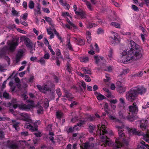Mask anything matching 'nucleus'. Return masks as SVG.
<instances>
[{
    "instance_id": "obj_1",
    "label": "nucleus",
    "mask_w": 149,
    "mask_h": 149,
    "mask_svg": "<svg viewBox=\"0 0 149 149\" xmlns=\"http://www.w3.org/2000/svg\"><path fill=\"white\" fill-rule=\"evenodd\" d=\"M129 43L131 48L124 50L120 53V61L124 63L131 60H137L142 56V49L141 47L132 40Z\"/></svg>"
},
{
    "instance_id": "obj_2",
    "label": "nucleus",
    "mask_w": 149,
    "mask_h": 149,
    "mask_svg": "<svg viewBox=\"0 0 149 149\" xmlns=\"http://www.w3.org/2000/svg\"><path fill=\"white\" fill-rule=\"evenodd\" d=\"M101 124L97 126L98 130L96 132L97 135L99 136L101 139V141L103 143L101 146H110L112 144L111 141L107 137L113 134L112 131L109 130H106V125L107 123L103 118Z\"/></svg>"
},
{
    "instance_id": "obj_3",
    "label": "nucleus",
    "mask_w": 149,
    "mask_h": 149,
    "mask_svg": "<svg viewBox=\"0 0 149 149\" xmlns=\"http://www.w3.org/2000/svg\"><path fill=\"white\" fill-rule=\"evenodd\" d=\"M8 46H5L3 48L0 49V57L6 60L8 65L10 64V59L6 55L9 52H13L17 46V42L14 41L9 40L7 42Z\"/></svg>"
},
{
    "instance_id": "obj_4",
    "label": "nucleus",
    "mask_w": 149,
    "mask_h": 149,
    "mask_svg": "<svg viewBox=\"0 0 149 149\" xmlns=\"http://www.w3.org/2000/svg\"><path fill=\"white\" fill-rule=\"evenodd\" d=\"M116 127L118 129L119 136L118 138L116 139L115 146L113 147V149H119L120 148V147L124 146L122 143L127 145L130 138L129 137H127L125 135L123 131L120 130L124 127L123 123H122L121 126L116 125Z\"/></svg>"
},
{
    "instance_id": "obj_5",
    "label": "nucleus",
    "mask_w": 149,
    "mask_h": 149,
    "mask_svg": "<svg viewBox=\"0 0 149 149\" xmlns=\"http://www.w3.org/2000/svg\"><path fill=\"white\" fill-rule=\"evenodd\" d=\"M146 89L143 86L138 85L132 88L126 95V99L129 101H132L136 98L138 94L142 95L145 93Z\"/></svg>"
},
{
    "instance_id": "obj_6",
    "label": "nucleus",
    "mask_w": 149,
    "mask_h": 149,
    "mask_svg": "<svg viewBox=\"0 0 149 149\" xmlns=\"http://www.w3.org/2000/svg\"><path fill=\"white\" fill-rule=\"evenodd\" d=\"M128 132L129 135L130 136L133 135L134 134L137 135L139 136L142 135L143 137V139L146 142L149 143V132L144 134V133L141 132H139L137 131L136 130L135 128H129Z\"/></svg>"
},
{
    "instance_id": "obj_7",
    "label": "nucleus",
    "mask_w": 149,
    "mask_h": 149,
    "mask_svg": "<svg viewBox=\"0 0 149 149\" xmlns=\"http://www.w3.org/2000/svg\"><path fill=\"white\" fill-rule=\"evenodd\" d=\"M129 111L132 115V116H129L127 117L128 119L131 121H133L136 119V116H134V115L136 114L138 111V108L135 102L132 105L129 107Z\"/></svg>"
},
{
    "instance_id": "obj_8",
    "label": "nucleus",
    "mask_w": 149,
    "mask_h": 149,
    "mask_svg": "<svg viewBox=\"0 0 149 149\" xmlns=\"http://www.w3.org/2000/svg\"><path fill=\"white\" fill-rule=\"evenodd\" d=\"M28 102H31V104H28L27 105L22 104L20 105L17 104H14L13 105V108L16 109L18 107L20 109L22 110H29L33 108L34 106V102L32 101H30L27 100Z\"/></svg>"
},
{
    "instance_id": "obj_9",
    "label": "nucleus",
    "mask_w": 149,
    "mask_h": 149,
    "mask_svg": "<svg viewBox=\"0 0 149 149\" xmlns=\"http://www.w3.org/2000/svg\"><path fill=\"white\" fill-rule=\"evenodd\" d=\"M17 115V120L25 121L30 123H33V121L31 119V116L29 114L24 112L19 113Z\"/></svg>"
},
{
    "instance_id": "obj_10",
    "label": "nucleus",
    "mask_w": 149,
    "mask_h": 149,
    "mask_svg": "<svg viewBox=\"0 0 149 149\" xmlns=\"http://www.w3.org/2000/svg\"><path fill=\"white\" fill-rule=\"evenodd\" d=\"M95 120V117L94 116H90L88 117V119H86L84 120H82L80 121L77 125H75L74 127H75V128H74V131L75 130H77L79 129V128L78 127L79 126V127H81L82 125L87 120L90 121H92Z\"/></svg>"
},
{
    "instance_id": "obj_11",
    "label": "nucleus",
    "mask_w": 149,
    "mask_h": 149,
    "mask_svg": "<svg viewBox=\"0 0 149 149\" xmlns=\"http://www.w3.org/2000/svg\"><path fill=\"white\" fill-rule=\"evenodd\" d=\"M25 52V50L23 49H20L18 50L16 55L15 58L17 63L18 62L20 61V59L24 55Z\"/></svg>"
},
{
    "instance_id": "obj_12",
    "label": "nucleus",
    "mask_w": 149,
    "mask_h": 149,
    "mask_svg": "<svg viewBox=\"0 0 149 149\" xmlns=\"http://www.w3.org/2000/svg\"><path fill=\"white\" fill-rule=\"evenodd\" d=\"M7 146L10 149H19L17 144L13 141L8 140L7 143Z\"/></svg>"
},
{
    "instance_id": "obj_13",
    "label": "nucleus",
    "mask_w": 149,
    "mask_h": 149,
    "mask_svg": "<svg viewBox=\"0 0 149 149\" xmlns=\"http://www.w3.org/2000/svg\"><path fill=\"white\" fill-rule=\"evenodd\" d=\"M118 34L117 33H114L113 37L111 38V43L113 45L119 42V40L118 38Z\"/></svg>"
},
{
    "instance_id": "obj_14",
    "label": "nucleus",
    "mask_w": 149,
    "mask_h": 149,
    "mask_svg": "<svg viewBox=\"0 0 149 149\" xmlns=\"http://www.w3.org/2000/svg\"><path fill=\"white\" fill-rule=\"evenodd\" d=\"M24 43L26 47L30 49H32L33 44L31 41L28 38H26L24 40Z\"/></svg>"
},
{
    "instance_id": "obj_15",
    "label": "nucleus",
    "mask_w": 149,
    "mask_h": 149,
    "mask_svg": "<svg viewBox=\"0 0 149 149\" xmlns=\"http://www.w3.org/2000/svg\"><path fill=\"white\" fill-rule=\"evenodd\" d=\"M147 121L146 120H142L140 121V127L143 130H146L147 126Z\"/></svg>"
},
{
    "instance_id": "obj_16",
    "label": "nucleus",
    "mask_w": 149,
    "mask_h": 149,
    "mask_svg": "<svg viewBox=\"0 0 149 149\" xmlns=\"http://www.w3.org/2000/svg\"><path fill=\"white\" fill-rule=\"evenodd\" d=\"M72 114L73 117L71 120V122L72 123H74L77 121H79L80 122V121L81 120H84L83 119H80L79 118L77 117L74 112H72Z\"/></svg>"
},
{
    "instance_id": "obj_17",
    "label": "nucleus",
    "mask_w": 149,
    "mask_h": 149,
    "mask_svg": "<svg viewBox=\"0 0 149 149\" xmlns=\"http://www.w3.org/2000/svg\"><path fill=\"white\" fill-rule=\"evenodd\" d=\"M76 15L80 16L81 19L85 18L86 17V14L85 12L82 10H80L78 12H76Z\"/></svg>"
},
{
    "instance_id": "obj_18",
    "label": "nucleus",
    "mask_w": 149,
    "mask_h": 149,
    "mask_svg": "<svg viewBox=\"0 0 149 149\" xmlns=\"http://www.w3.org/2000/svg\"><path fill=\"white\" fill-rule=\"evenodd\" d=\"M74 41L76 42L77 44L80 45H82L84 44V41L81 38H78V39L76 38H73Z\"/></svg>"
},
{
    "instance_id": "obj_19",
    "label": "nucleus",
    "mask_w": 149,
    "mask_h": 149,
    "mask_svg": "<svg viewBox=\"0 0 149 149\" xmlns=\"http://www.w3.org/2000/svg\"><path fill=\"white\" fill-rule=\"evenodd\" d=\"M94 58L95 60V63L97 64L100 62H101L102 61H103L104 58L102 56H94Z\"/></svg>"
},
{
    "instance_id": "obj_20",
    "label": "nucleus",
    "mask_w": 149,
    "mask_h": 149,
    "mask_svg": "<svg viewBox=\"0 0 149 149\" xmlns=\"http://www.w3.org/2000/svg\"><path fill=\"white\" fill-rule=\"evenodd\" d=\"M86 37L88 43H90L92 39L91 33L89 31H88L86 32Z\"/></svg>"
},
{
    "instance_id": "obj_21",
    "label": "nucleus",
    "mask_w": 149,
    "mask_h": 149,
    "mask_svg": "<svg viewBox=\"0 0 149 149\" xmlns=\"http://www.w3.org/2000/svg\"><path fill=\"white\" fill-rule=\"evenodd\" d=\"M25 127L26 128L31 130L32 131H33L36 130V128H34L33 126L29 123H26L25 125Z\"/></svg>"
},
{
    "instance_id": "obj_22",
    "label": "nucleus",
    "mask_w": 149,
    "mask_h": 149,
    "mask_svg": "<svg viewBox=\"0 0 149 149\" xmlns=\"http://www.w3.org/2000/svg\"><path fill=\"white\" fill-rule=\"evenodd\" d=\"M117 90L119 93H122L125 91V87L123 85L120 87H117Z\"/></svg>"
},
{
    "instance_id": "obj_23",
    "label": "nucleus",
    "mask_w": 149,
    "mask_h": 149,
    "mask_svg": "<svg viewBox=\"0 0 149 149\" xmlns=\"http://www.w3.org/2000/svg\"><path fill=\"white\" fill-rule=\"evenodd\" d=\"M79 59L81 62L86 63L89 60V58L87 56H84L80 57Z\"/></svg>"
},
{
    "instance_id": "obj_24",
    "label": "nucleus",
    "mask_w": 149,
    "mask_h": 149,
    "mask_svg": "<svg viewBox=\"0 0 149 149\" xmlns=\"http://www.w3.org/2000/svg\"><path fill=\"white\" fill-rule=\"evenodd\" d=\"M56 55L58 57V58H61L62 60H63L64 59L63 56L61 55V51L59 49H56Z\"/></svg>"
},
{
    "instance_id": "obj_25",
    "label": "nucleus",
    "mask_w": 149,
    "mask_h": 149,
    "mask_svg": "<svg viewBox=\"0 0 149 149\" xmlns=\"http://www.w3.org/2000/svg\"><path fill=\"white\" fill-rule=\"evenodd\" d=\"M110 25L111 26H114L117 28L120 29V24L115 22H113L111 23Z\"/></svg>"
},
{
    "instance_id": "obj_26",
    "label": "nucleus",
    "mask_w": 149,
    "mask_h": 149,
    "mask_svg": "<svg viewBox=\"0 0 149 149\" xmlns=\"http://www.w3.org/2000/svg\"><path fill=\"white\" fill-rule=\"evenodd\" d=\"M12 122L13 123V127L15 128L16 130H18V129H17V128L18 126V125L19 123L18 122H16L15 120H12Z\"/></svg>"
},
{
    "instance_id": "obj_27",
    "label": "nucleus",
    "mask_w": 149,
    "mask_h": 149,
    "mask_svg": "<svg viewBox=\"0 0 149 149\" xmlns=\"http://www.w3.org/2000/svg\"><path fill=\"white\" fill-rule=\"evenodd\" d=\"M141 145L140 146V147L141 149H146L145 147L149 149V146L148 145H146L145 142L142 141L141 142Z\"/></svg>"
},
{
    "instance_id": "obj_28",
    "label": "nucleus",
    "mask_w": 149,
    "mask_h": 149,
    "mask_svg": "<svg viewBox=\"0 0 149 149\" xmlns=\"http://www.w3.org/2000/svg\"><path fill=\"white\" fill-rule=\"evenodd\" d=\"M109 118L110 119L112 120L114 122H117L119 123H122V122L120 120L116 118L115 116H109Z\"/></svg>"
},
{
    "instance_id": "obj_29",
    "label": "nucleus",
    "mask_w": 149,
    "mask_h": 149,
    "mask_svg": "<svg viewBox=\"0 0 149 149\" xmlns=\"http://www.w3.org/2000/svg\"><path fill=\"white\" fill-rule=\"evenodd\" d=\"M113 50L112 49H110L109 50V54L108 55V58L111 60L113 58Z\"/></svg>"
},
{
    "instance_id": "obj_30",
    "label": "nucleus",
    "mask_w": 149,
    "mask_h": 149,
    "mask_svg": "<svg viewBox=\"0 0 149 149\" xmlns=\"http://www.w3.org/2000/svg\"><path fill=\"white\" fill-rule=\"evenodd\" d=\"M82 1H83L86 2V4L87 8L90 10H92L91 5L89 2L87 0H82Z\"/></svg>"
},
{
    "instance_id": "obj_31",
    "label": "nucleus",
    "mask_w": 149,
    "mask_h": 149,
    "mask_svg": "<svg viewBox=\"0 0 149 149\" xmlns=\"http://www.w3.org/2000/svg\"><path fill=\"white\" fill-rule=\"evenodd\" d=\"M84 72L85 74H91V71L90 70L86 68H83L81 69Z\"/></svg>"
},
{
    "instance_id": "obj_32",
    "label": "nucleus",
    "mask_w": 149,
    "mask_h": 149,
    "mask_svg": "<svg viewBox=\"0 0 149 149\" xmlns=\"http://www.w3.org/2000/svg\"><path fill=\"white\" fill-rule=\"evenodd\" d=\"M80 138L79 134L78 133H73L72 134V139L73 140L78 139Z\"/></svg>"
},
{
    "instance_id": "obj_33",
    "label": "nucleus",
    "mask_w": 149,
    "mask_h": 149,
    "mask_svg": "<svg viewBox=\"0 0 149 149\" xmlns=\"http://www.w3.org/2000/svg\"><path fill=\"white\" fill-rule=\"evenodd\" d=\"M12 13L13 15L14 16H19V12H17L15 10L14 8H12Z\"/></svg>"
},
{
    "instance_id": "obj_34",
    "label": "nucleus",
    "mask_w": 149,
    "mask_h": 149,
    "mask_svg": "<svg viewBox=\"0 0 149 149\" xmlns=\"http://www.w3.org/2000/svg\"><path fill=\"white\" fill-rule=\"evenodd\" d=\"M34 5L35 3L33 1H29L28 6L30 9H33L34 7Z\"/></svg>"
},
{
    "instance_id": "obj_35",
    "label": "nucleus",
    "mask_w": 149,
    "mask_h": 149,
    "mask_svg": "<svg viewBox=\"0 0 149 149\" xmlns=\"http://www.w3.org/2000/svg\"><path fill=\"white\" fill-rule=\"evenodd\" d=\"M67 98H68V100L70 101H71L72 100V99L73 98V97H72V94L70 93H67L65 92V96Z\"/></svg>"
},
{
    "instance_id": "obj_36",
    "label": "nucleus",
    "mask_w": 149,
    "mask_h": 149,
    "mask_svg": "<svg viewBox=\"0 0 149 149\" xmlns=\"http://www.w3.org/2000/svg\"><path fill=\"white\" fill-rule=\"evenodd\" d=\"M43 57L46 60H47L49 58L50 54L49 52L46 51L45 52V54Z\"/></svg>"
},
{
    "instance_id": "obj_37",
    "label": "nucleus",
    "mask_w": 149,
    "mask_h": 149,
    "mask_svg": "<svg viewBox=\"0 0 149 149\" xmlns=\"http://www.w3.org/2000/svg\"><path fill=\"white\" fill-rule=\"evenodd\" d=\"M44 18L47 22H49L51 25H53V24L52 23V21L51 18L48 17H46Z\"/></svg>"
},
{
    "instance_id": "obj_38",
    "label": "nucleus",
    "mask_w": 149,
    "mask_h": 149,
    "mask_svg": "<svg viewBox=\"0 0 149 149\" xmlns=\"http://www.w3.org/2000/svg\"><path fill=\"white\" fill-rule=\"evenodd\" d=\"M84 149H91V146L89 143L87 142L84 144Z\"/></svg>"
},
{
    "instance_id": "obj_39",
    "label": "nucleus",
    "mask_w": 149,
    "mask_h": 149,
    "mask_svg": "<svg viewBox=\"0 0 149 149\" xmlns=\"http://www.w3.org/2000/svg\"><path fill=\"white\" fill-rule=\"evenodd\" d=\"M49 101L48 99L46 98L44 100V103L45 105V107L46 108H47L48 107L49 105Z\"/></svg>"
},
{
    "instance_id": "obj_40",
    "label": "nucleus",
    "mask_w": 149,
    "mask_h": 149,
    "mask_svg": "<svg viewBox=\"0 0 149 149\" xmlns=\"http://www.w3.org/2000/svg\"><path fill=\"white\" fill-rule=\"evenodd\" d=\"M97 99L99 100H102L105 98V97L101 94L99 93L98 95H97Z\"/></svg>"
},
{
    "instance_id": "obj_41",
    "label": "nucleus",
    "mask_w": 149,
    "mask_h": 149,
    "mask_svg": "<svg viewBox=\"0 0 149 149\" xmlns=\"http://www.w3.org/2000/svg\"><path fill=\"white\" fill-rule=\"evenodd\" d=\"M43 93H45V91H48L50 90V88L48 85L46 84H45L44 86L43 87Z\"/></svg>"
},
{
    "instance_id": "obj_42",
    "label": "nucleus",
    "mask_w": 149,
    "mask_h": 149,
    "mask_svg": "<svg viewBox=\"0 0 149 149\" xmlns=\"http://www.w3.org/2000/svg\"><path fill=\"white\" fill-rule=\"evenodd\" d=\"M67 45L68 46V47L69 49L71 50H73V48L72 47V45L70 44V40L69 39L68 40V43L67 44Z\"/></svg>"
},
{
    "instance_id": "obj_43",
    "label": "nucleus",
    "mask_w": 149,
    "mask_h": 149,
    "mask_svg": "<svg viewBox=\"0 0 149 149\" xmlns=\"http://www.w3.org/2000/svg\"><path fill=\"white\" fill-rule=\"evenodd\" d=\"M62 6H63L64 8L66 10H68L70 8V6L69 4L66 2H64V3Z\"/></svg>"
},
{
    "instance_id": "obj_44",
    "label": "nucleus",
    "mask_w": 149,
    "mask_h": 149,
    "mask_svg": "<svg viewBox=\"0 0 149 149\" xmlns=\"http://www.w3.org/2000/svg\"><path fill=\"white\" fill-rule=\"evenodd\" d=\"M28 15L27 13H24V14L20 16V17L22 18L24 20H26L28 16Z\"/></svg>"
},
{
    "instance_id": "obj_45",
    "label": "nucleus",
    "mask_w": 149,
    "mask_h": 149,
    "mask_svg": "<svg viewBox=\"0 0 149 149\" xmlns=\"http://www.w3.org/2000/svg\"><path fill=\"white\" fill-rule=\"evenodd\" d=\"M74 128H75V127L73 128L71 127H70L67 130V132L68 133H72L74 131Z\"/></svg>"
},
{
    "instance_id": "obj_46",
    "label": "nucleus",
    "mask_w": 149,
    "mask_h": 149,
    "mask_svg": "<svg viewBox=\"0 0 149 149\" xmlns=\"http://www.w3.org/2000/svg\"><path fill=\"white\" fill-rule=\"evenodd\" d=\"M38 61L41 64H44L45 62V59L43 57H42Z\"/></svg>"
},
{
    "instance_id": "obj_47",
    "label": "nucleus",
    "mask_w": 149,
    "mask_h": 149,
    "mask_svg": "<svg viewBox=\"0 0 149 149\" xmlns=\"http://www.w3.org/2000/svg\"><path fill=\"white\" fill-rule=\"evenodd\" d=\"M32 123H33V125L35 127L37 126L38 125L41 124V122L40 120H36L35 122H33Z\"/></svg>"
},
{
    "instance_id": "obj_48",
    "label": "nucleus",
    "mask_w": 149,
    "mask_h": 149,
    "mask_svg": "<svg viewBox=\"0 0 149 149\" xmlns=\"http://www.w3.org/2000/svg\"><path fill=\"white\" fill-rule=\"evenodd\" d=\"M66 20L67 22L71 26H72L74 28H77L76 26H75V25L73 23L71 22L70 20L68 18H67Z\"/></svg>"
},
{
    "instance_id": "obj_49",
    "label": "nucleus",
    "mask_w": 149,
    "mask_h": 149,
    "mask_svg": "<svg viewBox=\"0 0 149 149\" xmlns=\"http://www.w3.org/2000/svg\"><path fill=\"white\" fill-rule=\"evenodd\" d=\"M43 111V107L41 106L38 107L37 110V112L38 114L41 113Z\"/></svg>"
},
{
    "instance_id": "obj_50",
    "label": "nucleus",
    "mask_w": 149,
    "mask_h": 149,
    "mask_svg": "<svg viewBox=\"0 0 149 149\" xmlns=\"http://www.w3.org/2000/svg\"><path fill=\"white\" fill-rule=\"evenodd\" d=\"M48 47L52 54L54 55L55 54V52L52 49L51 46L49 45H48Z\"/></svg>"
},
{
    "instance_id": "obj_51",
    "label": "nucleus",
    "mask_w": 149,
    "mask_h": 149,
    "mask_svg": "<svg viewBox=\"0 0 149 149\" xmlns=\"http://www.w3.org/2000/svg\"><path fill=\"white\" fill-rule=\"evenodd\" d=\"M61 15L64 17H66L67 16L70 17L69 13L67 12H63L61 13Z\"/></svg>"
},
{
    "instance_id": "obj_52",
    "label": "nucleus",
    "mask_w": 149,
    "mask_h": 149,
    "mask_svg": "<svg viewBox=\"0 0 149 149\" xmlns=\"http://www.w3.org/2000/svg\"><path fill=\"white\" fill-rule=\"evenodd\" d=\"M56 116L58 118H60L62 116V113L61 111H57L56 112Z\"/></svg>"
},
{
    "instance_id": "obj_53",
    "label": "nucleus",
    "mask_w": 149,
    "mask_h": 149,
    "mask_svg": "<svg viewBox=\"0 0 149 149\" xmlns=\"http://www.w3.org/2000/svg\"><path fill=\"white\" fill-rule=\"evenodd\" d=\"M97 33L98 34H102L104 33V31L101 28H99L97 31Z\"/></svg>"
},
{
    "instance_id": "obj_54",
    "label": "nucleus",
    "mask_w": 149,
    "mask_h": 149,
    "mask_svg": "<svg viewBox=\"0 0 149 149\" xmlns=\"http://www.w3.org/2000/svg\"><path fill=\"white\" fill-rule=\"evenodd\" d=\"M89 131L91 133L93 132V130L95 129V126L92 125H90L89 127Z\"/></svg>"
},
{
    "instance_id": "obj_55",
    "label": "nucleus",
    "mask_w": 149,
    "mask_h": 149,
    "mask_svg": "<svg viewBox=\"0 0 149 149\" xmlns=\"http://www.w3.org/2000/svg\"><path fill=\"white\" fill-rule=\"evenodd\" d=\"M97 26L96 24L95 23H89V26H87L88 28H91L93 27H95Z\"/></svg>"
},
{
    "instance_id": "obj_56",
    "label": "nucleus",
    "mask_w": 149,
    "mask_h": 149,
    "mask_svg": "<svg viewBox=\"0 0 149 149\" xmlns=\"http://www.w3.org/2000/svg\"><path fill=\"white\" fill-rule=\"evenodd\" d=\"M21 134L22 136L25 137L28 135V133L27 132L25 131L22 132L21 133Z\"/></svg>"
},
{
    "instance_id": "obj_57",
    "label": "nucleus",
    "mask_w": 149,
    "mask_h": 149,
    "mask_svg": "<svg viewBox=\"0 0 149 149\" xmlns=\"http://www.w3.org/2000/svg\"><path fill=\"white\" fill-rule=\"evenodd\" d=\"M3 97L6 99H8L10 98V96L8 93L6 92H4L3 94Z\"/></svg>"
},
{
    "instance_id": "obj_58",
    "label": "nucleus",
    "mask_w": 149,
    "mask_h": 149,
    "mask_svg": "<svg viewBox=\"0 0 149 149\" xmlns=\"http://www.w3.org/2000/svg\"><path fill=\"white\" fill-rule=\"evenodd\" d=\"M143 71H141L139 72L138 73L135 74L134 76L136 77H141L143 74Z\"/></svg>"
},
{
    "instance_id": "obj_59",
    "label": "nucleus",
    "mask_w": 149,
    "mask_h": 149,
    "mask_svg": "<svg viewBox=\"0 0 149 149\" xmlns=\"http://www.w3.org/2000/svg\"><path fill=\"white\" fill-rule=\"evenodd\" d=\"M56 93L58 96V97H60L61 95V90L60 88H58L56 90Z\"/></svg>"
},
{
    "instance_id": "obj_60",
    "label": "nucleus",
    "mask_w": 149,
    "mask_h": 149,
    "mask_svg": "<svg viewBox=\"0 0 149 149\" xmlns=\"http://www.w3.org/2000/svg\"><path fill=\"white\" fill-rule=\"evenodd\" d=\"M132 8L133 10L135 11H138L139 10L138 8L135 5H132Z\"/></svg>"
},
{
    "instance_id": "obj_61",
    "label": "nucleus",
    "mask_w": 149,
    "mask_h": 149,
    "mask_svg": "<svg viewBox=\"0 0 149 149\" xmlns=\"http://www.w3.org/2000/svg\"><path fill=\"white\" fill-rule=\"evenodd\" d=\"M43 11L45 13H50V11L49 9L47 8H42Z\"/></svg>"
},
{
    "instance_id": "obj_62",
    "label": "nucleus",
    "mask_w": 149,
    "mask_h": 149,
    "mask_svg": "<svg viewBox=\"0 0 149 149\" xmlns=\"http://www.w3.org/2000/svg\"><path fill=\"white\" fill-rule=\"evenodd\" d=\"M85 81L87 82H89L91 81V79L87 75L85 76Z\"/></svg>"
},
{
    "instance_id": "obj_63",
    "label": "nucleus",
    "mask_w": 149,
    "mask_h": 149,
    "mask_svg": "<svg viewBox=\"0 0 149 149\" xmlns=\"http://www.w3.org/2000/svg\"><path fill=\"white\" fill-rule=\"evenodd\" d=\"M47 33L49 35H50L53 33L52 31H53V29H51L50 28L47 29Z\"/></svg>"
},
{
    "instance_id": "obj_64",
    "label": "nucleus",
    "mask_w": 149,
    "mask_h": 149,
    "mask_svg": "<svg viewBox=\"0 0 149 149\" xmlns=\"http://www.w3.org/2000/svg\"><path fill=\"white\" fill-rule=\"evenodd\" d=\"M36 86L37 88L40 92H43V87H42L40 85H37Z\"/></svg>"
}]
</instances>
